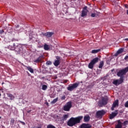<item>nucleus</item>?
<instances>
[{
  "label": "nucleus",
  "mask_w": 128,
  "mask_h": 128,
  "mask_svg": "<svg viewBox=\"0 0 128 128\" xmlns=\"http://www.w3.org/2000/svg\"><path fill=\"white\" fill-rule=\"evenodd\" d=\"M84 117L82 116H79L76 118L72 117L70 118V120L67 122V126H76V124H80V120H82Z\"/></svg>",
  "instance_id": "f257e3e1"
},
{
  "label": "nucleus",
  "mask_w": 128,
  "mask_h": 128,
  "mask_svg": "<svg viewBox=\"0 0 128 128\" xmlns=\"http://www.w3.org/2000/svg\"><path fill=\"white\" fill-rule=\"evenodd\" d=\"M7 96L8 98H10V100H12L14 99V95H12V94L8 93Z\"/></svg>",
  "instance_id": "6ab92c4d"
},
{
  "label": "nucleus",
  "mask_w": 128,
  "mask_h": 128,
  "mask_svg": "<svg viewBox=\"0 0 128 128\" xmlns=\"http://www.w3.org/2000/svg\"><path fill=\"white\" fill-rule=\"evenodd\" d=\"M90 117L89 116H84V122H90Z\"/></svg>",
  "instance_id": "5701e85b"
},
{
  "label": "nucleus",
  "mask_w": 128,
  "mask_h": 128,
  "mask_svg": "<svg viewBox=\"0 0 128 128\" xmlns=\"http://www.w3.org/2000/svg\"><path fill=\"white\" fill-rule=\"evenodd\" d=\"M124 48H120L115 54L114 56H118L120 54H122V52H124Z\"/></svg>",
  "instance_id": "f3484780"
},
{
  "label": "nucleus",
  "mask_w": 128,
  "mask_h": 128,
  "mask_svg": "<svg viewBox=\"0 0 128 128\" xmlns=\"http://www.w3.org/2000/svg\"><path fill=\"white\" fill-rule=\"evenodd\" d=\"M34 62H36V64H38V62H40V61L39 60L38 58L34 60Z\"/></svg>",
  "instance_id": "72a5a7b5"
},
{
  "label": "nucleus",
  "mask_w": 128,
  "mask_h": 128,
  "mask_svg": "<svg viewBox=\"0 0 128 128\" xmlns=\"http://www.w3.org/2000/svg\"><path fill=\"white\" fill-rule=\"evenodd\" d=\"M108 98H103L102 100L99 101L98 106H100V108L104 106H106L108 104Z\"/></svg>",
  "instance_id": "39448f33"
},
{
  "label": "nucleus",
  "mask_w": 128,
  "mask_h": 128,
  "mask_svg": "<svg viewBox=\"0 0 128 128\" xmlns=\"http://www.w3.org/2000/svg\"><path fill=\"white\" fill-rule=\"evenodd\" d=\"M68 116H70V114H67L63 115L62 118H60V120L61 122H66V120H68Z\"/></svg>",
  "instance_id": "f8f14e48"
},
{
  "label": "nucleus",
  "mask_w": 128,
  "mask_h": 128,
  "mask_svg": "<svg viewBox=\"0 0 128 128\" xmlns=\"http://www.w3.org/2000/svg\"><path fill=\"white\" fill-rule=\"evenodd\" d=\"M4 32V30H0V34H2Z\"/></svg>",
  "instance_id": "a19ab883"
},
{
  "label": "nucleus",
  "mask_w": 128,
  "mask_h": 128,
  "mask_svg": "<svg viewBox=\"0 0 128 128\" xmlns=\"http://www.w3.org/2000/svg\"><path fill=\"white\" fill-rule=\"evenodd\" d=\"M108 98H103L102 100L99 101L98 106H100V108L104 106H106L108 104Z\"/></svg>",
  "instance_id": "423d86ee"
},
{
  "label": "nucleus",
  "mask_w": 128,
  "mask_h": 128,
  "mask_svg": "<svg viewBox=\"0 0 128 128\" xmlns=\"http://www.w3.org/2000/svg\"><path fill=\"white\" fill-rule=\"evenodd\" d=\"M32 112V110H28L26 112H28V114H30V112Z\"/></svg>",
  "instance_id": "79ce46f5"
},
{
  "label": "nucleus",
  "mask_w": 128,
  "mask_h": 128,
  "mask_svg": "<svg viewBox=\"0 0 128 128\" xmlns=\"http://www.w3.org/2000/svg\"><path fill=\"white\" fill-rule=\"evenodd\" d=\"M39 48H42V46H40Z\"/></svg>",
  "instance_id": "09e8293b"
},
{
  "label": "nucleus",
  "mask_w": 128,
  "mask_h": 128,
  "mask_svg": "<svg viewBox=\"0 0 128 128\" xmlns=\"http://www.w3.org/2000/svg\"><path fill=\"white\" fill-rule=\"evenodd\" d=\"M19 122H20V124H22V126H26V123L24 122L19 121Z\"/></svg>",
  "instance_id": "4c0bfd02"
},
{
  "label": "nucleus",
  "mask_w": 128,
  "mask_h": 128,
  "mask_svg": "<svg viewBox=\"0 0 128 128\" xmlns=\"http://www.w3.org/2000/svg\"><path fill=\"white\" fill-rule=\"evenodd\" d=\"M112 72H114V70H112Z\"/></svg>",
  "instance_id": "3c124183"
},
{
  "label": "nucleus",
  "mask_w": 128,
  "mask_h": 128,
  "mask_svg": "<svg viewBox=\"0 0 128 128\" xmlns=\"http://www.w3.org/2000/svg\"><path fill=\"white\" fill-rule=\"evenodd\" d=\"M125 108H128V101L126 102L124 104Z\"/></svg>",
  "instance_id": "e433bc0d"
},
{
  "label": "nucleus",
  "mask_w": 128,
  "mask_h": 128,
  "mask_svg": "<svg viewBox=\"0 0 128 128\" xmlns=\"http://www.w3.org/2000/svg\"><path fill=\"white\" fill-rule=\"evenodd\" d=\"M61 100H66V96H64L61 98Z\"/></svg>",
  "instance_id": "ea45409f"
},
{
  "label": "nucleus",
  "mask_w": 128,
  "mask_h": 128,
  "mask_svg": "<svg viewBox=\"0 0 128 128\" xmlns=\"http://www.w3.org/2000/svg\"><path fill=\"white\" fill-rule=\"evenodd\" d=\"M0 118H2V116H0Z\"/></svg>",
  "instance_id": "8fccbe9b"
},
{
  "label": "nucleus",
  "mask_w": 128,
  "mask_h": 128,
  "mask_svg": "<svg viewBox=\"0 0 128 128\" xmlns=\"http://www.w3.org/2000/svg\"><path fill=\"white\" fill-rule=\"evenodd\" d=\"M11 41L12 42H18V39H16L14 38H13L12 39Z\"/></svg>",
  "instance_id": "f704fd0d"
},
{
  "label": "nucleus",
  "mask_w": 128,
  "mask_h": 128,
  "mask_svg": "<svg viewBox=\"0 0 128 128\" xmlns=\"http://www.w3.org/2000/svg\"><path fill=\"white\" fill-rule=\"evenodd\" d=\"M100 52V49L94 50L91 52L92 54H98V52Z\"/></svg>",
  "instance_id": "412c9836"
},
{
  "label": "nucleus",
  "mask_w": 128,
  "mask_h": 128,
  "mask_svg": "<svg viewBox=\"0 0 128 128\" xmlns=\"http://www.w3.org/2000/svg\"><path fill=\"white\" fill-rule=\"evenodd\" d=\"M58 100V98H56L55 99H54L51 102V104H56V102Z\"/></svg>",
  "instance_id": "b1692460"
},
{
  "label": "nucleus",
  "mask_w": 128,
  "mask_h": 128,
  "mask_svg": "<svg viewBox=\"0 0 128 128\" xmlns=\"http://www.w3.org/2000/svg\"><path fill=\"white\" fill-rule=\"evenodd\" d=\"M104 114H106V111L104 110H98L96 113L97 118H102Z\"/></svg>",
  "instance_id": "9d476101"
},
{
  "label": "nucleus",
  "mask_w": 128,
  "mask_h": 128,
  "mask_svg": "<svg viewBox=\"0 0 128 128\" xmlns=\"http://www.w3.org/2000/svg\"><path fill=\"white\" fill-rule=\"evenodd\" d=\"M92 0L94 1V0Z\"/></svg>",
  "instance_id": "864d4df0"
},
{
  "label": "nucleus",
  "mask_w": 128,
  "mask_h": 128,
  "mask_svg": "<svg viewBox=\"0 0 128 128\" xmlns=\"http://www.w3.org/2000/svg\"><path fill=\"white\" fill-rule=\"evenodd\" d=\"M118 110H116L115 112H112L109 116V118L110 120H112L115 116H118Z\"/></svg>",
  "instance_id": "4468645a"
},
{
  "label": "nucleus",
  "mask_w": 128,
  "mask_h": 128,
  "mask_svg": "<svg viewBox=\"0 0 128 128\" xmlns=\"http://www.w3.org/2000/svg\"><path fill=\"white\" fill-rule=\"evenodd\" d=\"M9 48H10L11 50H15V52H16L19 54L22 52V47L20 44H16L14 43L13 46H9Z\"/></svg>",
  "instance_id": "f03ea898"
},
{
  "label": "nucleus",
  "mask_w": 128,
  "mask_h": 128,
  "mask_svg": "<svg viewBox=\"0 0 128 128\" xmlns=\"http://www.w3.org/2000/svg\"><path fill=\"white\" fill-rule=\"evenodd\" d=\"M44 50H50V48H48V45L45 44L44 45Z\"/></svg>",
  "instance_id": "a878e982"
},
{
  "label": "nucleus",
  "mask_w": 128,
  "mask_h": 128,
  "mask_svg": "<svg viewBox=\"0 0 128 128\" xmlns=\"http://www.w3.org/2000/svg\"><path fill=\"white\" fill-rule=\"evenodd\" d=\"M4 84V82H2V84Z\"/></svg>",
  "instance_id": "603ef678"
},
{
  "label": "nucleus",
  "mask_w": 128,
  "mask_h": 128,
  "mask_svg": "<svg viewBox=\"0 0 128 128\" xmlns=\"http://www.w3.org/2000/svg\"><path fill=\"white\" fill-rule=\"evenodd\" d=\"M80 128H92V125L84 123L80 126Z\"/></svg>",
  "instance_id": "2eb2a0df"
},
{
  "label": "nucleus",
  "mask_w": 128,
  "mask_h": 128,
  "mask_svg": "<svg viewBox=\"0 0 128 128\" xmlns=\"http://www.w3.org/2000/svg\"><path fill=\"white\" fill-rule=\"evenodd\" d=\"M124 82V79L122 78H120L119 80H114L112 82L114 86H120V84H122Z\"/></svg>",
  "instance_id": "1a4fd4ad"
},
{
  "label": "nucleus",
  "mask_w": 128,
  "mask_h": 128,
  "mask_svg": "<svg viewBox=\"0 0 128 128\" xmlns=\"http://www.w3.org/2000/svg\"><path fill=\"white\" fill-rule=\"evenodd\" d=\"M98 62V58L96 57L93 60H92V61L89 63L88 65V68H90L91 70H92L94 68V66L96 64V62Z\"/></svg>",
  "instance_id": "20e7f679"
},
{
  "label": "nucleus",
  "mask_w": 128,
  "mask_h": 128,
  "mask_svg": "<svg viewBox=\"0 0 128 128\" xmlns=\"http://www.w3.org/2000/svg\"><path fill=\"white\" fill-rule=\"evenodd\" d=\"M78 86H80V82L73 84L72 85L68 86L67 90H70V92H72V90H74V88H76Z\"/></svg>",
  "instance_id": "6e6552de"
},
{
  "label": "nucleus",
  "mask_w": 128,
  "mask_h": 128,
  "mask_svg": "<svg viewBox=\"0 0 128 128\" xmlns=\"http://www.w3.org/2000/svg\"><path fill=\"white\" fill-rule=\"evenodd\" d=\"M124 8H128V4H124Z\"/></svg>",
  "instance_id": "c03bdc74"
},
{
  "label": "nucleus",
  "mask_w": 128,
  "mask_h": 128,
  "mask_svg": "<svg viewBox=\"0 0 128 128\" xmlns=\"http://www.w3.org/2000/svg\"><path fill=\"white\" fill-rule=\"evenodd\" d=\"M72 102H68L64 106L63 110L64 112H70V108H72Z\"/></svg>",
  "instance_id": "0eeeda50"
},
{
  "label": "nucleus",
  "mask_w": 128,
  "mask_h": 128,
  "mask_svg": "<svg viewBox=\"0 0 128 128\" xmlns=\"http://www.w3.org/2000/svg\"><path fill=\"white\" fill-rule=\"evenodd\" d=\"M118 124L116 126L115 128H122V122H120V120H118Z\"/></svg>",
  "instance_id": "a211bd4d"
},
{
  "label": "nucleus",
  "mask_w": 128,
  "mask_h": 128,
  "mask_svg": "<svg viewBox=\"0 0 128 128\" xmlns=\"http://www.w3.org/2000/svg\"><path fill=\"white\" fill-rule=\"evenodd\" d=\"M0 96H2V94L0 93Z\"/></svg>",
  "instance_id": "de8ad7c7"
},
{
  "label": "nucleus",
  "mask_w": 128,
  "mask_h": 128,
  "mask_svg": "<svg viewBox=\"0 0 128 128\" xmlns=\"http://www.w3.org/2000/svg\"><path fill=\"white\" fill-rule=\"evenodd\" d=\"M83 10H85L86 12H88V6H85L84 8H83Z\"/></svg>",
  "instance_id": "473e14b6"
},
{
  "label": "nucleus",
  "mask_w": 128,
  "mask_h": 128,
  "mask_svg": "<svg viewBox=\"0 0 128 128\" xmlns=\"http://www.w3.org/2000/svg\"><path fill=\"white\" fill-rule=\"evenodd\" d=\"M126 14L128 15V10H127V11H126Z\"/></svg>",
  "instance_id": "49530a36"
},
{
  "label": "nucleus",
  "mask_w": 128,
  "mask_h": 128,
  "mask_svg": "<svg viewBox=\"0 0 128 128\" xmlns=\"http://www.w3.org/2000/svg\"><path fill=\"white\" fill-rule=\"evenodd\" d=\"M68 82V80H64V84H66V82Z\"/></svg>",
  "instance_id": "37998d69"
},
{
  "label": "nucleus",
  "mask_w": 128,
  "mask_h": 128,
  "mask_svg": "<svg viewBox=\"0 0 128 128\" xmlns=\"http://www.w3.org/2000/svg\"><path fill=\"white\" fill-rule=\"evenodd\" d=\"M42 58H44V56H40L38 58V59L40 61V62H42Z\"/></svg>",
  "instance_id": "7c9ffc66"
},
{
  "label": "nucleus",
  "mask_w": 128,
  "mask_h": 128,
  "mask_svg": "<svg viewBox=\"0 0 128 128\" xmlns=\"http://www.w3.org/2000/svg\"><path fill=\"white\" fill-rule=\"evenodd\" d=\"M47 128H56V127L54 126L52 124H48L47 126Z\"/></svg>",
  "instance_id": "c85d7f7f"
},
{
  "label": "nucleus",
  "mask_w": 128,
  "mask_h": 128,
  "mask_svg": "<svg viewBox=\"0 0 128 128\" xmlns=\"http://www.w3.org/2000/svg\"><path fill=\"white\" fill-rule=\"evenodd\" d=\"M124 40H128V38H125Z\"/></svg>",
  "instance_id": "a18cd8bd"
},
{
  "label": "nucleus",
  "mask_w": 128,
  "mask_h": 128,
  "mask_svg": "<svg viewBox=\"0 0 128 128\" xmlns=\"http://www.w3.org/2000/svg\"><path fill=\"white\" fill-rule=\"evenodd\" d=\"M91 16H92V18H96V13L92 14Z\"/></svg>",
  "instance_id": "c756f323"
},
{
  "label": "nucleus",
  "mask_w": 128,
  "mask_h": 128,
  "mask_svg": "<svg viewBox=\"0 0 128 128\" xmlns=\"http://www.w3.org/2000/svg\"><path fill=\"white\" fill-rule=\"evenodd\" d=\"M102 66H104V61H102L100 62L98 68H102Z\"/></svg>",
  "instance_id": "393cba45"
},
{
  "label": "nucleus",
  "mask_w": 128,
  "mask_h": 128,
  "mask_svg": "<svg viewBox=\"0 0 128 128\" xmlns=\"http://www.w3.org/2000/svg\"><path fill=\"white\" fill-rule=\"evenodd\" d=\"M56 60H55L54 64L55 66H60V57L56 56Z\"/></svg>",
  "instance_id": "9b49d317"
},
{
  "label": "nucleus",
  "mask_w": 128,
  "mask_h": 128,
  "mask_svg": "<svg viewBox=\"0 0 128 128\" xmlns=\"http://www.w3.org/2000/svg\"><path fill=\"white\" fill-rule=\"evenodd\" d=\"M128 124V120H126L124 122V126H126V124Z\"/></svg>",
  "instance_id": "58836bf2"
},
{
  "label": "nucleus",
  "mask_w": 128,
  "mask_h": 128,
  "mask_svg": "<svg viewBox=\"0 0 128 128\" xmlns=\"http://www.w3.org/2000/svg\"><path fill=\"white\" fill-rule=\"evenodd\" d=\"M10 124H14V118H12L10 120Z\"/></svg>",
  "instance_id": "c9c22d12"
},
{
  "label": "nucleus",
  "mask_w": 128,
  "mask_h": 128,
  "mask_svg": "<svg viewBox=\"0 0 128 128\" xmlns=\"http://www.w3.org/2000/svg\"><path fill=\"white\" fill-rule=\"evenodd\" d=\"M28 70H29V72H31V74H34V69H32V68L30 66H26Z\"/></svg>",
  "instance_id": "4be33fe9"
},
{
  "label": "nucleus",
  "mask_w": 128,
  "mask_h": 128,
  "mask_svg": "<svg viewBox=\"0 0 128 128\" xmlns=\"http://www.w3.org/2000/svg\"><path fill=\"white\" fill-rule=\"evenodd\" d=\"M46 64H47V66H50L52 64V62L47 61L46 62Z\"/></svg>",
  "instance_id": "2f4dec72"
},
{
  "label": "nucleus",
  "mask_w": 128,
  "mask_h": 128,
  "mask_svg": "<svg viewBox=\"0 0 128 128\" xmlns=\"http://www.w3.org/2000/svg\"><path fill=\"white\" fill-rule=\"evenodd\" d=\"M88 12L84 10H83L82 12V16L84 18V16H88Z\"/></svg>",
  "instance_id": "aec40b11"
},
{
  "label": "nucleus",
  "mask_w": 128,
  "mask_h": 128,
  "mask_svg": "<svg viewBox=\"0 0 128 128\" xmlns=\"http://www.w3.org/2000/svg\"><path fill=\"white\" fill-rule=\"evenodd\" d=\"M47 88H48V86H46V84H43L42 86V90H46Z\"/></svg>",
  "instance_id": "bb28decb"
},
{
  "label": "nucleus",
  "mask_w": 128,
  "mask_h": 128,
  "mask_svg": "<svg viewBox=\"0 0 128 128\" xmlns=\"http://www.w3.org/2000/svg\"><path fill=\"white\" fill-rule=\"evenodd\" d=\"M42 124H38L37 126H34L32 128H42Z\"/></svg>",
  "instance_id": "cd10ccee"
},
{
  "label": "nucleus",
  "mask_w": 128,
  "mask_h": 128,
  "mask_svg": "<svg viewBox=\"0 0 128 128\" xmlns=\"http://www.w3.org/2000/svg\"><path fill=\"white\" fill-rule=\"evenodd\" d=\"M128 72V66L124 68V69L118 71V72L117 73L118 76H120V78H122V80H124V76L126 74V72Z\"/></svg>",
  "instance_id": "7ed1b4c3"
},
{
  "label": "nucleus",
  "mask_w": 128,
  "mask_h": 128,
  "mask_svg": "<svg viewBox=\"0 0 128 128\" xmlns=\"http://www.w3.org/2000/svg\"><path fill=\"white\" fill-rule=\"evenodd\" d=\"M53 32H46L43 33L42 34L44 36H47V38H50L52 35H54Z\"/></svg>",
  "instance_id": "dca6fc26"
},
{
  "label": "nucleus",
  "mask_w": 128,
  "mask_h": 128,
  "mask_svg": "<svg viewBox=\"0 0 128 128\" xmlns=\"http://www.w3.org/2000/svg\"><path fill=\"white\" fill-rule=\"evenodd\" d=\"M116 106H118V100H116L113 102L111 110H114V108H116Z\"/></svg>",
  "instance_id": "ddd939ff"
}]
</instances>
